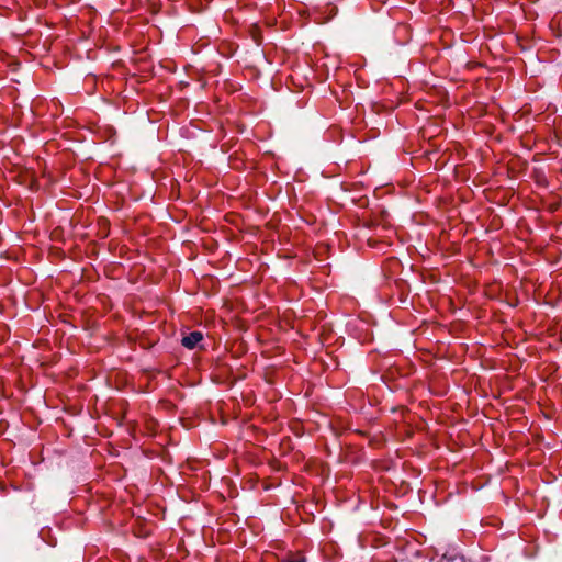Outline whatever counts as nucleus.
Instances as JSON below:
<instances>
[{"label":"nucleus","mask_w":562,"mask_h":562,"mask_svg":"<svg viewBox=\"0 0 562 562\" xmlns=\"http://www.w3.org/2000/svg\"><path fill=\"white\" fill-rule=\"evenodd\" d=\"M203 339V334L201 331H192L186 336H183L181 342L188 349L195 348Z\"/></svg>","instance_id":"obj_1"},{"label":"nucleus","mask_w":562,"mask_h":562,"mask_svg":"<svg viewBox=\"0 0 562 562\" xmlns=\"http://www.w3.org/2000/svg\"><path fill=\"white\" fill-rule=\"evenodd\" d=\"M289 562H305V560L303 558H300V559H296V560H291Z\"/></svg>","instance_id":"obj_2"}]
</instances>
